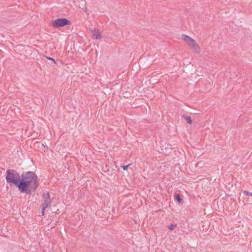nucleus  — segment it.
Wrapping results in <instances>:
<instances>
[{
	"instance_id": "2",
	"label": "nucleus",
	"mask_w": 252,
	"mask_h": 252,
	"mask_svg": "<svg viewBox=\"0 0 252 252\" xmlns=\"http://www.w3.org/2000/svg\"><path fill=\"white\" fill-rule=\"evenodd\" d=\"M6 174L5 180L7 183L10 186L14 185L18 188L22 179V174L20 175L14 169H7Z\"/></svg>"
},
{
	"instance_id": "1",
	"label": "nucleus",
	"mask_w": 252,
	"mask_h": 252,
	"mask_svg": "<svg viewBox=\"0 0 252 252\" xmlns=\"http://www.w3.org/2000/svg\"><path fill=\"white\" fill-rule=\"evenodd\" d=\"M39 184V180L35 172L27 171L22 173V179L18 189L21 193L30 194L36 191Z\"/></svg>"
},
{
	"instance_id": "15",
	"label": "nucleus",
	"mask_w": 252,
	"mask_h": 252,
	"mask_svg": "<svg viewBox=\"0 0 252 252\" xmlns=\"http://www.w3.org/2000/svg\"><path fill=\"white\" fill-rule=\"evenodd\" d=\"M130 164L129 163V164H128L127 165H122L121 167L123 168V169L124 170H127L128 167L129 166Z\"/></svg>"
},
{
	"instance_id": "8",
	"label": "nucleus",
	"mask_w": 252,
	"mask_h": 252,
	"mask_svg": "<svg viewBox=\"0 0 252 252\" xmlns=\"http://www.w3.org/2000/svg\"><path fill=\"white\" fill-rule=\"evenodd\" d=\"M175 199L179 203L183 202V199L181 198L180 194L176 193L175 195Z\"/></svg>"
},
{
	"instance_id": "13",
	"label": "nucleus",
	"mask_w": 252,
	"mask_h": 252,
	"mask_svg": "<svg viewBox=\"0 0 252 252\" xmlns=\"http://www.w3.org/2000/svg\"><path fill=\"white\" fill-rule=\"evenodd\" d=\"M45 58L48 60L53 61L55 64H56V62L53 58L48 56H45Z\"/></svg>"
},
{
	"instance_id": "12",
	"label": "nucleus",
	"mask_w": 252,
	"mask_h": 252,
	"mask_svg": "<svg viewBox=\"0 0 252 252\" xmlns=\"http://www.w3.org/2000/svg\"><path fill=\"white\" fill-rule=\"evenodd\" d=\"M85 6L84 7H83L82 8V10L84 12H85L87 15L89 14V13H88V8H87V7L86 6V2L85 1Z\"/></svg>"
},
{
	"instance_id": "7",
	"label": "nucleus",
	"mask_w": 252,
	"mask_h": 252,
	"mask_svg": "<svg viewBox=\"0 0 252 252\" xmlns=\"http://www.w3.org/2000/svg\"><path fill=\"white\" fill-rule=\"evenodd\" d=\"M183 37V39L189 45L193 41L194 39H192L190 36L186 35V34H182V35Z\"/></svg>"
},
{
	"instance_id": "5",
	"label": "nucleus",
	"mask_w": 252,
	"mask_h": 252,
	"mask_svg": "<svg viewBox=\"0 0 252 252\" xmlns=\"http://www.w3.org/2000/svg\"><path fill=\"white\" fill-rule=\"evenodd\" d=\"M189 46L192 49L194 53L197 54H199L200 53V47L194 40Z\"/></svg>"
},
{
	"instance_id": "9",
	"label": "nucleus",
	"mask_w": 252,
	"mask_h": 252,
	"mask_svg": "<svg viewBox=\"0 0 252 252\" xmlns=\"http://www.w3.org/2000/svg\"><path fill=\"white\" fill-rule=\"evenodd\" d=\"M182 117L186 120L188 124L190 125L192 124L191 118L190 116H187L184 115Z\"/></svg>"
},
{
	"instance_id": "14",
	"label": "nucleus",
	"mask_w": 252,
	"mask_h": 252,
	"mask_svg": "<svg viewBox=\"0 0 252 252\" xmlns=\"http://www.w3.org/2000/svg\"><path fill=\"white\" fill-rule=\"evenodd\" d=\"M41 207L42 208L41 215L44 216L45 213V210L47 207L44 206H41Z\"/></svg>"
},
{
	"instance_id": "3",
	"label": "nucleus",
	"mask_w": 252,
	"mask_h": 252,
	"mask_svg": "<svg viewBox=\"0 0 252 252\" xmlns=\"http://www.w3.org/2000/svg\"><path fill=\"white\" fill-rule=\"evenodd\" d=\"M71 24V22L66 18H59L53 21L51 26L55 28H60Z\"/></svg>"
},
{
	"instance_id": "11",
	"label": "nucleus",
	"mask_w": 252,
	"mask_h": 252,
	"mask_svg": "<svg viewBox=\"0 0 252 252\" xmlns=\"http://www.w3.org/2000/svg\"><path fill=\"white\" fill-rule=\"evenodd\" d=\"M243 192L244 194L246 196H252V192H249L247 190H244Z\"/></svg>"
},
{
	"instance_id": "4",
	"label": "nucleus",
	"mask_w": 252,
	"mask_h": 252,
	"mask_svg": "<svg viewBox=\"0 0 252 252\" xmlns=\"http://www.w3.org/2000/svg\"><path fill=\"white\" fill-rule=\"evenodd\" d=\"M42 198L43 199V203L41 204V206L48 207L51 204V200L49 192H47V193H44L42 194Z\"/></svg>"
},
{
	"instance_id": "10",
	"label": "nucleus",
	"mask_w": 252,
	"mask_h": 252,
	"mask_svg": "<svg viewBox=\"0 0 252 252\" xmlns=\"http://www.w3.org/2000/svg\"><path fill=\"white\" fill-rule=\"evenodd\" d=\"M177 226V224H171L168 226V228L170 230H173Z\"/></svg>"
},
{
	"instance_id": "6",
	"label": "nucleus",
	"mask_w": 252,
	"mask_h": 252,
	"mask_svg": "<svg viewBox=\"0 0 252 252\" xmlns=\"http://www.w3.org/2000/svg\"><path fill=\"white\" fill-rule=\"evenodd\" d=\"M92 32L93 36V38L96 39H101L102 36L101 35V32L99 30L94 29L92 30Z\"/></svg>"
}]
</instances>
